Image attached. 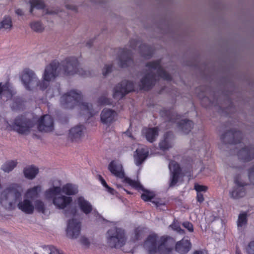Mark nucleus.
Listing matches in <instances>:
<instances>
[{"label":"nucleus","instance_id":"1","mask_svg":"<svg viewBox=\"0 0 254 254\" xmlns=\"http://www.w3.org/2000/svg\"><path fill=\"white\" fill-rule=\"evenodd\" d=\"M59 67L66 75H72L75 74L83 77L90 75L89 71L79 68V62L77 58L69 57L62 61L61 64L55 61L47 65L43 74V81L39 80L34 71L29 68L24 69L20 78L26 90L33 91L39 88L40 90L44 91L48 86V82L58 76Z\"/></svg>","mask_w":254,"mask_h":254},{"label":"nucleus","instance_id":"2","mask_svg":"<svg viewBox=\"0 0 254 254\" xmlns=\"http://www.w3.org/2000/svg\"><path fill=\"white\" fill-rule=\"evenodd\" d=\"M175 240L169 236H163L159 239L156 234L148 236L143 244L144 248L147 251L148 254H170L173 250L172 245Z\"/></svg>","mask_w":254,"mask_h":254},{"label":"nucleus","instance_id":"3","mask_svg":"<svg viewBox=\"0 0 254 254\" xmlns=\"http://www.w3.org/2000/svg\"><path fill=\"white\" fill-rule=\"evenodd\" d=\"M61 103L65 108L72 109L78 106L83 110L86 111L90 116L95 114L93 113L92 104L82 102V97L80 91L75 90L69 91L61 97Z\"/></svg>","mask_w":254,"mask_h":254},{"label":"nucleus","instance_id":"4","mask_svg":"<svg viewBox=\"0 0 254 254\" xmlns=\"http://www.w3.org/2000/svg\"><path fill=\"white\" fill-rule=\"evenodd\" d=\"M22 191L21 187L19 185H11L1 192L0 203L6 208H11L13 204L20 199Z\"/></svg>","mask_w":254,"mask_h":254},{"label":"nucleus","instance_id":"5","mask_svg":"<svg viewBox=\"0 0 254 254\" xmlns=\"http://www.w3.org/2000/svg\"><path fill=\"white\" fill-rule=\"evenodd\" d=\"M107 234V243L111 247L120 248L125 244V233L122 229L112 228L108 231Z\"/></svg>","mask_w":254,"mask_h":254},{"label":"nucleus","instance_id":"6","mask_svg":"<svg viewBox=\"0 0 254 254\" xmlns=\"http://www.w3.org/2000/svg\"><path fill=\"white\" fill-rule=\"evenodd\" d=\"M34 126L32 120L26 118L23 115L17 117L14 121L12 127L13 129L19 134H27Z\"/></svg>","mask_w":254,"mask_h":254},{"label":"nucleus","instance_id":"7","mask_svg":"<svg viewBox=\"0 0 254 254\" xmlns=\"http://www.w3.org/2000/svg\"><path fill=\"white\" fill-rule=\"evenodd\" d=\"M133 91L134 84L132 81L123 80L114 87L113 97L115 99H121L127 94Z\"/></svg>","mask_w":254,"mask_h":254},{"label":"nucleus","instance_id":"8","mask_svg":"<svg viewBox=\"0 0 254 254\" xmlns=\"http://www.w3.org/2000/svg\"><path fill=\"white\" fill-rule=\"evenodd\" d=\"M243 138V134L241 131L231 129L222 134L220 139L225 144H237L241 143Z\"/></svg>","mask_w":254,"mask_h":254},{"label":"nucleus","instance_id":"9","mask_svg":"<svg viewBox=\"0 0 254 254\" xmlns=\"http://www.w3.org/2000/svg\"><path fill=\"white\" fill-rule=\"evenodd\" d=\"M37 128L41 132H49L54 129V120L49 115L41 116L38 120Z\"/></svg>","mask_w":254,"mask_h":254},{"label":"nucleus","instance_id":"10","mask_svg":"<svg viewBox=\"0 0 254 254\" xmlns=\"http://www.w3.org/2000/svg\"><path fill=\"white\" fill-rule=\"evenodd\" d=\"M119 65L122 68L127 67L133 64L132 52L127 48L121 49L118 56Z\"/></svg>","mask_w":254,"mask_h":254},{"label":"nucleus","instance_id":"11","mask_svg":"<svg viewBox=\"0 0 254 254\" xmlns=\"http://www.w3.org/2000/svg\"><path fill=\"white\" fill-rule=\"evenodd\" d=\"M161 60H158L152 62H148L145 66L154 70H157L158 75L163 79L167 81H171L172 76L161 66Z\"/></svg>","mask_w":254,"mask_h":254},{"label":"nucleus","instance_id":"12","mask_svg":"<svg viewBox=\"0 0 254 254\" xmlns=\"http://www.w3.org/2000/svg\"><path fill=\"white\" fill-rule=\"evenodd\" d=\"M81 223L75 219L69 220L66 229V236L69 238H77L80 234Z\"/></svg>","mask_w":254,"mask_h":254},{"label":"nucleus","instance_id":"13","mask_svg":"<svg viewBox=\"0 0 254 254\" xmlns=\"http://www.w3.org/2000/svg\"><path fill=\"white\" fill-rule=\"evenodd\" d=\"M156 81V74L152 72H148L140 80L139 84L140 90H150L155 85Z\"/></svg>","mask_w":254,"mask_h":254},{"label":"nucleus","instance_id":"14","mask_svg":"<svg viewBox=\"0 0 254 254\" xmlns=\"http://www.w3.org/2000/svg\"><path fill=\"white\" fill-rule=\"evenodd\" d=\"M117 116L118 114L114 110L105 108L100 115L101 122L103 124L110 127L116 121Z\"/></svg>","mask_w":254,"mask_h":254},{"label":"nucleus","instance_id":"15","mask_svg":"<svg viewBox=\"0 0 254 254\" xmlns=\"http://www.w3.org/2000/svg\"><path fill=\"white\" fill-rule=\"evenodd\" d=\"M237 155L243 162L251 161L254 158V145H250L242 148L238 151Z\"/></svg>","mask_w":254,"mask_h":254},{"label":"nucleus","instance_id":"16","mask_svg":"<svg viewBox=\"0 0 254 254\" xmlns=\"http://www.w3.org/2000/svg\"><path fill=\"white\" fill-rule=\"evenodd\" d=\"M108 170L117 178L124 179L125 174L122 164L117 160H112L109 164Z\"/></svg>","mask_w":254,"mask_h":254},{"label":"nucleus","instance_id":"17","mask_svg":"<svg viewBox=\"0 0 254 254\" xmlns=\"http://www.w3.org/2000/svg\"><path fill=\"white\" fill-rule=\"evenodd\" d=\"M160 116L164 118L168 122L177 123L178 121L181 120V116L176 113L174 109L168 110L163 109L160 111Z\"/></svg>","mask_w":254,"mask_h":254},{"label":"nucleus","instance_id":"18","mask_svg":"<svg viewBox=\"0 0 254 254\" xmlns=\"http://www.w3.org/2000/svg\"><path fill=\"white\" fill-rule=\"evenodd\" d=\"M235 183L237 185V187H234L230 191L231 197L234 199H239L244 197L246 194V189L244 188L246 184H241L236 179L235 180Z\"/></svg>","mask_w":254,"mask_h":254},{"label":"nucleus","instance_id":"19","mask_svg":"<svg viewBox=\"0 0 254 254\" xmlns=\"http://www.w3.org/2000/svg\"><path fill=\"white\" fill-rule=\"evenodd\" d=\"M85 127L83 125L75 126L69 130V137L73 141H79L84 135Z\"/></svg>","mask_w":254,"mask_h":254},{"label":"nucleus","instance_id":"20","mask_svg":"<svg viewBox=\"0 0 254 254\" xmlns=\"http://www.w3.org/2000/svg\"><path fill=\"white\" fill-rule=\"evenodd\" d=\"M191 248V244L189 240L183 238L175 245V250L180 254H186Z\"/></svg>","mask_w":254,"mask_h":254},{"label":"nucleus","instance_id":"21","mask_svg":"<svg viewBox=\"0 0 254 254\" xmlns=\"http://www.w3.org/2000/svg\"><path fill=\"white\" fill-rule=\"evenodd\" d=\"M77 203L80 210L86 215L90 214L93 209L92 204L83 196L77 198Z\"/></svg>","mask_w":254,"mask_h":254},{"label":"nucleus","instance_id":"22","mask_svg":"<svg viewBox=\"0 0 254 254\" xmlns=\"http://www.w3.org/2000/svg\"><path fill=\"white\" fill-rule=\"evenodd\" d=\"M72 201V199L71 197L64 195L55 197L53 198V203L60 209L64 208L70 204Z\"/></svg>","mask_w":254,"mask_h":254},{"label":"nucleus","instance_id":"23","mask_svg":"<svg viewBox=\"0 0 254 254\" xmlns=\"http://www.w3.org/2000/svg\"><path fill=\"white\" fill-rule=\"evenodd\" d=\"M18 208L26 214H31L34 211V206L32 201L25 198L18 203Z\"/></svg>","mask_w":254,"mask_h":254},{"label":"nucleus","instance_id":"24","mask_svg":"<svg viewBox=\"0 0 254 254\" xmlns=\"http://www.w3.org/2000/svg\"><path fill=\"white\" fill-rule=\"evenodd\" d=\"M142 133L148 141L152 143L158 135V129L157 127L145 128L142 130Z\"/></svg>","mask_w":254,"mask_h":254},{"label":"nucleus","instance_id":"25","mask_svg":"<svg viewBox=\"0 0 254 254\" xmlns=\"http://www.w3.org/2000/svg\"><path fill=\"white\" fill-rule=\"evenodd\" d=\"M42 191V187L40 185H37L33 188L28 189L25 194L24 197L28 199L33 200L39 197L40 193Z\"/></svg>","mask_w":254,"mask_h":254},{"label":"nucleus","instance_id":"26","mask_svg":"<svg viewBox=\"0 0 254 254\" xmlns=\"http://www.w3.org/2000/svg\"><path fill=\"white\" fill-rule=\"evenodd\" d=\"M148 152L146 151L144 149H137L135 151V154L134 155L135 163L137 166L140 165L146 158Z\"/></svg>","mask_w":254,"mask_h":254},{"label":"nucleus","instance_id":"27","mask_svg":"<svg viewBox=\"0 0 254 254\" xmlns=\"http://www.w3.org/2000/svg\"><path fill=\"white\" fill-rule=\"evenodd\" d=\"M178 125L179 128L183 133L188 134L192 128L194 124L190 120L185 119L181 120L180 122H178Z\"/></svg>","mask_w":254,"mask_h":254},{"label":"nucleus","instance_id":"28","mask_svg":"<svg viewBox=\"0 0 254 254\" xmlns=\"http://www.w3.org/2000/svg\"><path fill=\"white\" fill-rule=\"evenodd\" d=\"M39 172L37 167L33 165L29 166L24 168L23 173L25 178L32 180L34 179Z\"/></svg>","mask_w":254,"mask_h":254},{"label":"nucleus","instance_id":"29","mask_svg":"<svg viewBox=\"0 0 254 254\" xmlns=\"http://www.w3.org/2000/svg\"><path fill=\"white\" fill-rule=\"evenodd\" d=\"M173 136V133L171 131H168L164 134V140L159 143V147L161 150H165L168 149L172 147L171 142L169 141V139Z\"/></svg>","mask_w":254,"mask_h":254},{"label":"nucleus","instance_id":"30","mask_svg":"<svg viewBox=\"0 0 254 254\" xmlns=\"http://www.w3.org/2000/svg\"><path fill=\"white\" fill-rule=\"evenodd\" d=\"M62 191L68 195H75L78 193V188L71 184H66L62 188Z\"/></svg>","mask_w":254,"mask_h":254},{"label":"nucleus","instance_id":"31","mask_svg":"<svg viewBox=\"0 0 254 254\" xmlns=\"http://www.w3.org/2000/svg\"><path fill=\"white\" fill-rule=\"evenodd\" d=\"M29 2L31 5L30 12L31 14H32L34 8L38 9H43L45 7L44 2L42 0H30Z\"/></svg>","mask_w":254,"mask_h":254},{"label":"nucleus","instance_id":"32","mask_svg":"<svg viewBox=\"0 0 254 254\" xmlns=\"http://www.w3.org/2000/svg\"><path fill=\"white\" fill-rule=\"evenodd\" d=\"M16 160H9L4 163L1 166V169L6 173L11 171L17 165Z\"/></svg>","mask_w":254,"mask_h":254},{"label":"nucleus","instance_id":"33","mask_svg":"<svg viewBox=\"0 0 254 254\" xmlns=\"http://www.w3.org/2000/svg\"><path fill=\"white\" fill-rule=\"evenodd\" d=\"M124 182L128 184L132 188L138 190V191H139L141 190H142L143 189V186L140 184V183L139 182L130 179L129 178L125 177Z\"/></svg>","mask_w":254,"mask_h":254},{"label":"nucleus","instance_id":"34","mask_svg":"<svg viewBox=\"0 0 254 254\" xmlns=\"http://www.w3.org/2000/svg\"><path fill=\"white\" fill-rule=\"evenodd\" d=\"M140 190L143 191L141 195V198L144 201H150L155 197V194L153 191L145 189L143 187L142 190Z\"/></svg>","mask_w":254,"mask_h":254},{"label":"nucleus","instance_id":"35","mask_svg":"<svg viewBox=\"0 0 254 254\" xmlns=\"http://www.w3.org/2000/svg\"><path fill=\"white\" fill-rule=\"evenodd\" d=\"M62 188L60 187H53L46 191L45 195L47 197L52 198L54 195L60 194Z\"/></svg>","mask_w":254,"mask_h":254},{"label":"nucleus","instance_id":"36","mask_svg":"<svg viewBox=\"0 0 254 254\" xmlns=\"http://www.w3.org/2000/svg\"><path fill=\"white\" fill-rule=\"evenodd\" d=\"M247 222L248 219L247 213L244 212L240 213L239 215L237 221L238 227L240 228L243 227L247 224Z\"/></svg>","mask_w":254,"mask_h":254},{"label":"nucleus","instance_id":"37","mask_svg":"<svg viewBox=\"0 0 254 254\" xmlns=\"http://www.w3.org/2000/svg\"><path fill=\"white\" fill-rule=\"evenodd\" d=\"M12 27V20L9 16H4L0 23V28L10 29Z\"/></svg>","mask_w":254,"mask_h":254},{"label":"nucleus","instance_id":"38","mask_svg":"<svg viewBox=\"0 0 254 254\" xmlns=\"http://www.w3.org/2000/svg\"><path fill=\"white\" fill-rule=\"evenodd\" d=\"M34 209L38 212L44 213L45 212V206L44 202L40 199H37L34 201Z\"/></svg>","mask_w":254,"mask_h":254},{"label":"nucleus","instance_id":"39","mask_svg":"<svg viewBox=\"0 0 254 254\" xmlns=\"http://www.w3.org/2000/svg\"><path fill=\"white\" fill-rule=\"evenodd\" d=\"M181 172L173 171L170 180V183L169 184V186L170 187L174 186L178 182Z\"/></svg>","mask_w":254,"mask_h":254},{"label":"nucleus","instance_id":"40","mask_svg":"<svg viewBox=\"0 0 254 254\" xmlns=\"http://www.w3.org/2000/svg\"><path fill=\"white\" fill-rule=\"evenodd\" d=\"M30 27L32 30L36 32H42L44 30V27L40 21H35L31 22Z\"/></svg>","mask_w":254,"mask_h":254},{"label":"nucleus","instance_id":"41","mask_svg":"<svg viewBox=\"0 0 254 254\" xmlns=\"http://www.w3.org/2000/svg\"><path fill=\"white\" fill-rule=\"evenodd\" d=\"M77 212V210L75 207H69L64 211V214L66 217L74 216Z\"/></svg>","mask_w":254,"mask_h":254},{"label":"nucleus","instance_id":"42","mask_svg":"<svg viewBox=\"0 0 254 254\" xmlns=\"http://www.w3.org/2000/svg\"><path fill=\"white\" fill-rule=\"evenodd\" d=\"M143 233L142 230L139 228H135L134 230V236L132 237L133 241L135 242L140 239Z\"/></svg>","mask_w":254,"mask_h":254},{"label":"nucleus","instance_id":"43","mask_svg":"<svg viewBox=\"0 0 254 254\" xmlns=\"http://www.w3.org/2000/svg\"><path fill=\"white\" fill-rule=\"evenodd\" d=\"M98 104L99 105H107L111 104V100L105 96H101L98 99Z\"/></svg>","mask_w":254,"mask_h":254},{"label":"nucleus","instance_id":"44","mask_svg":"<svg viewBox=\"0 0 254 254\" xmlns=\"http://www.w3.org/2000/svg\"><path fill=\"white\" fill-rule=\"evenodd\" d=\"M194 189L196 190V192L202 193V192H206L208 190V187L206 186L195 183L194 185Z\"/></svg>","mask_w":254,"mask_h":254},{"label":"nucleus","instance_id":"45","mask_svg":"<svg viewBox=\"0 0 254 254\" xmlns=\"http://www.w3.org/2000/svg\"><path fill=\"white\" fill-rule=\"evenodd\" d=\"M169 168H173L174 172H181V168L180 165L174 160H171L169 165Z\"/></svg>","mask_w":254,"mask_h":254},{"label":"nucleus","instance_id":"46","mask_svg":"<svg viewBox=\"0 0 254 254\" xmlns=\"http://www.w3.org/2000/svg\"><path fill=\"white\" fill-rule=\"evenodd\" d=\"M170 227H171L173 230L177 231L180 234H185V231L181 228L180 225L177 223L174 222L171 225H170Z\"/></svg>","mask_w":254,"mask_h":254},{"label":"nucleus","instance_id":"47","mask_svg":"<svg viewBox=\"0 0 254 254\" xmlns=\"http://www.w3.org/2000/svg\"><path fill=\"white\" fill-rule=\"evenodd\" d=\"M141 46L142 47L145 48L147 50V52L146 53H143L142 54V56L143 57L148 58V59L151 58L153 54V52L152 49L150 47H148V46H147L145 44H142Z\"/></svg>","mask_w":254,"mask_h":254},{"label":"nucleus","instance_id":"48","mask_svg":"<svg viewBox=\"0 0 254 254\" xmlns=\"http://www.w3.org/2000/svg\"><path fill=\"white\" fill-rule=\"evenodd\" d=\"M248 176L250 182L254 185V166L249 170Z\"/></svg>","mask_w":254,"mask_h":254},{"label":"nucleus","instance_id":"49","mask_svg":"<svg viewBox=\"0 0 254 254\" xmlns=\"http://www.w3.org/2000/svg\"><path fill=\"white\" fill-rule=\"evenodd\" d=\"M183 226L188 229L190 232H193V226L191 223L190 222H185L183 223Z\"/></svg>","mask_w":254,"mask_h":254},{"label":"nucleus","instance_id":"50","mask_svg":"<svg viewBox=\"0 0 254 254\" xmlns=\"http://www.w3.org/2000/svg\"><path fill=\"white\" fill-rule=\"evenodd\" d=\"M113 68V65L110 64V65H105L103 70V74L104 76L107 75L108 73H110L112 71Z\"/></svg>","mask_w":254,"mask_h":254},{"label":"nucleus","instance_id":"51","mask_svg":"<svg viewBox=\"0 0 254 254\" xmlns=\"http://www.w3.org/2000/svg\"><path fill=\"white\" fill-rule=\"evenodd\" d=\"M248 254H254V241L251 242L247 249Z\"/></svg>","mask_w":254,"mask_h":254},{"label":"nucleus","instance_id":"52","mask_svg":"<svg viewBox=\"0 0 254 254\" xmlns=\"http://www.w3.org/2000/svg\"><path fill=\"white\" fill-rule=\"evenodd\" d=\"M49 250L50 251L49 254H64L62 252H61L54 246H50Z\"/></svg>","mask_w":254,"mask_h":254},{"label":"nucleus","instance_id":"53","mask_svg":"<svg viewBox=\"0 0 254 254\" xmlns=\"http://www.w3.org/2000/svg\"><path fill=\"white\" fill-rule=\"evenodd\" d=\"M7 90H8V87L5 84L0 83V95L3 94Z\"/></svg>","mask_w":254,"mask_h":254},{"label":"nucleus","instance_id":"54","mask_svg":"<svg viewBox=\"0 0 254 254\" xmlns=\"http://www.w3.org/2000/svg\"><path fill=\"white\" fill-rule=\"evenodd\" d=\"M196 193H197V195H196L197 201L201 203L204 200V197H203V194L201 192H196Z\"/></svg>","mask_w":254,"mask_h":254},{"label":"nucleus","instance_id":"55","mask_svg":"<svg viewBox=\"0 0 254 254\" xmlns=\"http://www.w3.org/2000/svg\"><path fill=\"white\" fill-rule=\"evenodd\" d=\"M80 242L83 245L85 246H88L90 244L88 239L85 237H82L80 239Z\"/></svg>","mask_w":254,"mask_h":254},{"label":"nucleus","instance_id":"56","mask_svg":"<svg viewBox=\"0 0 254 254\" xmlns=\"http://www.w3.org/2000/svg\"><path fill=\"white\" fill-rule=\"evenodd\" d=\"M99 180L100 181L101 184L105 188L108 187V185H107L106 182L105 181L104 179L101 175L99 176Z\"/></svg>","mask_w":254,"mask_h":254},{"label":"nucleus","instance_id":"57","mask_svg":"<svg viewBox=\"0 0 254 254\" xmlns=\"http://www.w3.org/2000/svg\"><path fill=\"white\" fill-rule=\"evenodd\" d=\"M111 194H114L115 192V190L113 189L112 188L109 187L108 185V187H106L105 188Z\"/></svg>","mask_w":254,"mask_h":254},{"label":"nucleus","instance_id":"58","mask_svg":"<svg viewBox=\"0 0 254 254\" xmlns=\"http://www.w3.org/2000/svg\"><path fill=\"white\" fill-rule=\"evenodd\" d=\"M66 7L69 9H72V10H75V11L77 10V8L75 6H72V5L67 4L66 5Z\"/></svg>","mask_w":254,"mask_h":254},{"label":"nucleus","instance_id":"59","mask_svg":"<svg viewBox=\"0 0 254 254\" xmlns=\"http://www.w3.org/2000/svg\"><path fill=\"white\" fill-rule=\"evenodd\" d=\"M93 40H90L89 41H88L86 44V46L89 48H90L92 47L93 43Z\"/></svg>","mask_w":254,"mask_h":254},{"label":"nucleus","instance_id":"60","mask_svg":"<svg viewBox=\"0 0 254 254\" xmlns=\"http://www.w3.org/2000/svg\"><path fill=\"white\" fill-rule=\"evenodd\" d=\"M15 13L18 15H22L23 14V11L21 9H16Z\"/></svg>","mask_w":254,"mask_h":254},{"label":"nucleus","instance_id":"61","mask_svg":"<svg viewBox=\"0 0 254 254\" xmlns=\"http://www.w3.org/2000/svg\"><path fill=\"white\" fill-rule=\"evenodd\" d=\"M193 254H204V253L202 251H195Z\"/></svg>","mask_w":254,"mask_h":254},{"label":"nucleus","instance_id":"62","mask_svg":"<svg viewBox=\"0 0 254 254\" xmlns=\"http://www.w3.org/2000/svg\"><path fill=\"white\" fill-rule=\"evenodd\" d=\"M236 254H242L240 250L238 248H237L236 250Z\"/></svg>","mask_w":254,"mask_h":254},{"label":"nucleus","instance_id":"63","mask_svg":"<svg viewBox=\"0 0 254 254\" xmlns=\"http://www.w3.org/2000/svg\"><path fill=\"white\" fill-rule=\"evenodd\" d=\"M203 99H208L207 97H204Z\"/></svg>","mask_w":254,"mask_h":254},{"label":"nucleus","instance_id":"64","mask_svg":"<svg viewBox=\"0 0 254 254\" xmlns=\"http://www.w3.org/2000/svg\"><path fill=\"white\" fill-rule=\"evenodd\" d=\"M127 192L128 194H130V193L128 191H127Z\"/></svg>","mask_w":254,"mask_h":254}]
</instances>
